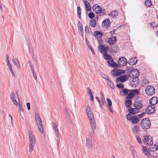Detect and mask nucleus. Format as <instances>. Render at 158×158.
Instances as JSON below:
<instances>
[{"label": "nucleus", "instance_id": "f257e3e1", "mask_svg": "<svg viewBox=\"0 0 158 158\" xmlns=\"http://www.w3.org/2000/svg\"><path fill=\"white\" fill-rule=\"evenodd\" d=\"M130 77L129 81L131 85L134 87H136L139 84V80L138 77L139 75V72L136 69H132L131 71L130 75Z\"/></svg>", "mask_w": 158, "mask_h": 158}, {"label": "nucleus", "instance_id": "f03ea898", "mask_svg": "<svg viewBox=\"0 0 158 158\" xmlns=\"http://www.w3.org/2000/svg\"><path fill=\"white\" fill-rule=\"evenodd\" d=\"M86 113L89 120L91 127L93 130L92 132L94 133L93 130L96 128L95 121L94 118L93 113L91 110L89 105L86 106Z\"/></svg>", "mask_w": 158, "mask_h": 158}, {"label": "nucleus", "instance_id": "7ed1b4c3", "mask_svg": "<svg viewBox=\"0 0 158 158\" xmlns=\"http://www.w3.org/2000/svg\"><path fill=\"white\" fill-rule=\"evenodd\" d=\"M35 120L36 123L40 132L42 134H43L44 131L43 126L42 124V121L38 114H35Z\"/></svg>", "mask_w": 158, "mask_h": 158}, {"label": "nucleus", "instance_id": "20e7f679", "mask_svg": "<svg viewBox=\"0 0 158 158\" xmlns=\"http://www.w3.org/2000/svg\"><path fill=\"white\" fill-rule=\"evenodd\" d=\"M140 125L143 129L145 130L150 128L151 124L148 118H146L143 119L141 121Z\"/></svg>", "mask_w": 158, "mask_h": 158}, {"label": "nucleus", "instance_id": "39448f33", "mask_svg": "<svg viewBox=\"0 0 158 158\" xmlns=\"http://www.w3.org/2000/svg\"><path fill=\"white\" fill-rule=\"evenodd\" d=\"M93 11L96 14H101L102 15L106 14V10L105 9H103L98 4H96L93 7Z\"/></svg>", "mask_w": 158, "mask_h": 158}, {"label": "nucleus", "instance_id": "423d86ee", "mask_svg": "<svg viewBox=\"0 0 158 158\" xmlns=\"http://www.w3.org/2000/svg\"><path fill=\"white\" fill-rule=\"evenodd\" d=\"M145 91L148 95H152L155 93V89L153 86L151 85L147 86Z\"/></svg>", "mask_w": 158, "mask_h": 158}, {"label": "nucleus", "instance_id": "0eeeda50", "mask_svg": "<svg viewBox=\"0 0 158 158\" xmlns=\"http://www.w3.org/2000/svg\"><path fill=\"white\" fill-rule=\"evenodd\" d=\"M29 143L35 144V138L31 130L28 131Z\"/></svg>", "mask_w": 158, "mask_h": 158}, {"label": "nucleus", "instance_id": "6e6552de", "mask_svg": "<svg viewBox=\"0 0 158 158\" xmlns=\"http://www.w3.org/2000/svg\"><path fill=\"white\" fill-rule=\"evenodd\" d=\"M144 142L146 144L149 146L152 145L153 144L152 138L150 136H144Z\"/></svg>", "mask_w": 158, "mask_h": 158}, {"label": "nucleus", "instance_id": "1a4fd4ad", "mask_svg": "<svg viewBox=\"0 0 158 158\" xmlns=\"http://www.w3.org/2000/svg\"><path fill=\"white\" fill-rule=\"evenodd\" d=\"M118 63L119 65L123 66H125L127 64V60L125 57H122L119 58Z\"/></svg>", "mask_w": 158, "mask_h": 158}, {"label": "nucleus", "instance_id": "9d476101", "mask_svg": "<svg viewBox=\"0 0 158 158\" xmlns=\"http://www.w3.org/2000/svg\"><path fill=\"white\" fill-rule=\"evenodd\" d=\"M130 77V75L129 74L123 75L118 77L116 79V81L117 82H119V81L124 82L127 81Z\"/></svg>", "mask_w": 158, "mask_h": 158}, {"label": "nucleus", "instance_id": "9b49d317", "mask_svg": "<svg viewBox=\"0 0 158 158\" xmlns=\"http://www.w3.org/2000/svg\"><path fill=\"white\" fill-rule=\"evenodd\" d=\"M98 49L101 53H106L108 51L109 47L101 45H99L98 46Z\"/></svg>", "mask_w": 158, "mask_h": 158}, {"label": "nucleus", "instance_id": "f8f14e48", "mask_svg": "<svg viewBox=\"0 0 158 158\" xmlns=\"http://www.w3.org/2000/svg\"><path fill=\"white\" fill-rule=\"evenodd\" d=\"M94 140L91 137L86 139V146L88 148H91L93 147Z\"/></svg>", "mask_w": 158, "mask_h": 158}, {"label": "nucleus", "instance_id": "ddd939ff", "mask_svg": "<svg viewBox=\"0 0 158 158\" xmlns=\"http://www.w3.org/2000/svg\"><path fill=\"white\" fill-rule=\"evenodd\" d=\"M155 106L153 105L148 106L146 109V112L148 114L153 113L155 111Z\"/></svg>", "mask_w": 158, "mask_h": 158}, {"label": "nucleus", "instance_id": "4468645a", "mask_svg": "<svg viewBox=\"0 0 158 158\" xmlns=\"http://www.w3.org/2000/svg\"><path fill=\"white\" fill-rule=\"evenodd\" d=\"M142 150L145 156H148L150 155V151L146 146L142 147Z\"/></svg>", "mask_w": 158, "mask_h": 158}, {"label": "nucleus", "instance_id": "2eb2a0df", "mask_svg": "<svg viewBox=\"0 0 158 158\" xmlns=\"http://www.w3.org/2000/svg\"><path fill=\"white\" fill-rule=\"evenodd\" d=\"M78 32L79 34L82 36H83V34L84 33V31L83 29L82 24L81 22L79 21L78 23Z\"/></svg>", "mask_w": 158, "mask_h": 158}, {"label": "nucleus", "instance_id": "dca6fc26", "mask_svg": "<svg viewBox=\"0 0 158 158\" xmlns=\"http://www.w3.org/2000/svg\"><path fill=\"white\" fill-rule=\"evenodd\" d=\"M110 23L109 19H107L104 20L102 23V25L104 27L107 28L109 27L110 26Z\"/></svg>", "mask_w": 158, "mask_h": 158}, {"label": "nucleus", "instance_id": "f3484780", "mask_svg": "<svg viewBox=\"0 0 158 158\" xmlns=\"http://www.w3.org/2000/svg\"><path fill=\"white\" fill-rule=\"evenodd\" d=\"M10 97L14 104L18 106L17 102L16 99L15 94L14 92H12L11 95H10Z\"/></svg>", "mask_w": 158, "mask_h": 158}, {"label": "nucleus", "instance_id": "a211bd4d", "mask_svg": "<svg viewBox=\"0 0 158 158\" xmlns=\"http://www.w3.org/2000/svg\"><path fill=\"white\" fill-rule=\"evenodd\" d=\"M149 102L151 105L154 106L158 102V98L156 97H154L151 98Z\"/></svg>", "mask_w": 158, "mask_h": 158}, {"label": "nucleus", "instance_id": "6ab92c4d", "mask_svg": "<svg viewBox=\"0 0 158 158\" xmlns=\"http://www.w3.org/2000/svg\"><path fill=\"white\" fill-rule=\"evenodd\" d=\"M108 42L110 45H113L116 42V37L114 36H111L108 40Z\"/></svg>", "mask_w": 158, "mask_h": 158}, {"label": "nucleus", "instance_id": "aec40b11", "mask_svg": "<svg viewBox=\"0 0 158 158\" xmlns=\"http://www.w3.org/2000/svg\"><path fill=\"white\" fill-rule=\"evenodd\" d=\"M137 61L136 57H132L129 60L128 63L131 65H134L136 64Z\"/></svg>", "mask_w": 158, "mask_h": 158}, {"label": "nucleus", "instance_id": "412c9836", "mask_svg": "<svg viewBox=\"0 0 158 158\" xmlns=\"http://www.w3.org/2000/svg\"><path fill=\"white\" fill-rule=\"evenodd\" d=\"M134 105L135 107L138 110L142 108L143 107L142 104L139 101L135 102Z\"/></svg>", "mask_w": 158, "mask_h": 158}, {"label": "nucleus", "instance_id": "4be33fe9", "mask_svg": "<svg viewBox=\"0 0 158 158\" xmlns=\"http://www.w3.org/2000/svg\"><path fill=\"white\" fill-rule=\"evenodd\" d=\"M128 111L129 113L134 114L138 113L139 112V110L136 108H131L128 109Z\"/></svg>", "mask_w": 158, "mask_h": 158}, {"label": "nucleus", "instance_id": "5701e85b", "mask_svg": "<svg viewBox=\"0 0 158 158\" xmlns=\"http://www.w3.org/2000/svg\"><path fill=\"white\" fill-rule=\"evenodd\" d=\"M12 61L13 63L17 66L18 69H19L21 68V65L19 61L16 58H13L12 59Z\"/></svg>", "mask_w": 158, "mask_h": 158}, {"label": "nucleus", "instance_id": "b1692460", "mask_svg": "<svg viewBox=\"0 0 158 158\" xmlns=\"http://www.w3.org/2000/svg\"><path fill=\"white\" fill-rule=\"evenodd\" d=\"M130 90L127 89H124L120 92V94L122 96H125L127 94Z\"/></svg>", "mask_w": 158, "mask_h": 158}, {"label": "nucleus", "instance_id": "393cba45", "mask_svg": "<svg viewBox=\"0 0 158 158\" xmlns=\"http://www.w3.org/2000/svg\"><path fill=\"white\" fill-rule=\"evenodd\" d=\"M125 104L126 107L129 108L131 107L132 103L131 100H125Z\"/></svg>", "mask_w": 158, "mask_h": 158}, {"label": "nucleus", "instance_id": "a878e982", "mask_svg": "<svg viewBox=\"0 0 158 158\" xmlns=\"http://www.w3.org/2000/svg\"><path fill=\"white\" fill-rule=\"evenodd\" d=\"M85 4L86 10L88 11H90L91 10V8L88 2L87 1H85Z\"/></svg>", "mask_w": 158, "mask_h": 158}, {"label": "nucleus", "instance_id": "bb28decb", "mask_svg": "<svg viewBox=\"0 0 158 158\" xmlns=\"http://www.w3.org/2000/svg\"><path fill=\"white\" fill-rule=\"evenodd\" d=\"M133 131L135 135H137L139 131V127L138 126H135L133 129Z\"/></svg>", "mask_w": 158, "mask_h": 158}, {"label": "nucleus", "instance_id": "cd10ccee", "mask_svg": "<svg viewBox=\"0 0 158 158\" xmlns=\"http://www.w3.org/2000/svg\"><path fill=\"white\" fill-rule=\"evenodd\" d=\"M90 26L92 27H95L96 26V20L94 19H92L89 22Z\"/></svg>", "mask_w": 158, "mask_h": 158}, {"label": "nucleus", "instance_id": "c85d7f7f", "mask_svg": "<svg viewBox=\"0 0 158 158\" xmlns=\"http://www.w3.org/2000/svg\"><path fill=\"white\" fill-rule=\"evenodd\" d=\"M118 14V13L117 11L114 10L111 11V13L109 15L111 17H114L117 16Z\"/></svg>", "mask_w": 158, "mask_h": 158}, {"label": "nucleus", "instance_id": "c756f323", "mask_svg": "<svg viewBox=\"0 0 158 158\" xmlns=\"http://www.w3.org/2000/svg\"><path fill=\"white\" fill-rule=\"evenodd\" d=\"M131 121L133 123H135L139 121V118L138 117L134 115Z\"/></svg>", "mask_w": 158, "mask_h": 158}, {"label": "nucleus", "instance_id": "7c9ffc66", "mask_svg": "<svg viewBox=\"0 0 158 158\" xmlns=\"http://www.w3.org/2000/svg\"><path fill=\"white\" fill-rule=\"evenodd\" d=\"M54 129L55 131L56 135L58 137L59 135V131L57 126L56 124L54 125Z\"/></svg>", "mask_w": 158, "mask_h": 158}, {"label": "nucleus", "instance_id": "2f4dec72", "mask_svg": "<svg viewBox=\"0 0 158 158\" xmlns=\"http://www.w3.org/2000/svg\"><path fill=\"white\" fill-rule=\"evenodd\" d=\"M135 94L133 92H131L129 93L127 96L126 98L127 99H128V100H130L132 98L134 95Z\"/></svg>", "mask_w": 158, "mask_h": 158}, {"label": "nucleus", "instance_id": "473e14b6", "mask_svg": "<svg viewBox=\"0 0 158 158\" xmlns=\"http://www.w3.org/2000/svg\"><path fill=\"white\" fill-rule=\"evenodd\" d=\"M94 35L95 37L97 36L99 38H101L102 36V34L100 31H96L95 32Z\"/></svg>", "mask_w": 158, "mask_h": 158}, {"label": "nucleus", "instance_id": "72a5a7b5", "mask_svg": "<svg viewBox=\"0 0 158 158\" xmlns=\"http://www.w3.org/2000/svg\"><path fill=\"white\" fill-rule=\"evenodd\" d=\"M108 82V85L112 89H114V86L113 82L110 79H108L107 80Z\"/></svg>", "mask_w": 158, "mask_h": 158}, {"label": "nucleus", "instance_id": "f704fd0d", "mask_svg": "<svg viewBox=\"0 0 158 158\" xmlns=\"http://www.w3.org/2000/svg\"><path fill=\"white\" fill-rule=\"evenodd\" d=\"M145 4L147 7H149L152 5V3L151 1L149 0H146L145 2Z\"/></svg>", "mask_w": 158, "mask_h": 158}, {"label": "nucleus", "instance_id": "c9c22d12", "mask_svg": "<svg viewBox=\"0 0 158 158\" xmlns=\"http://www.w3.org/2000/svg\"><path fill=\"white\" fill-rule=\"evenodd\" d=\"M152 147H151L150 148V151L152 152H154L156 151L158 148L157 146L155 145L153 146H152Z\"/></svg>", "mask_w": 158, "mask_h": 158}, {"label": "nucleus", "instance_id": "e433bc0d", "mask_svg": "<svg viewBox=\"0 0 158 158\" xmlns=\"http://www.w3.org/2000/svg\"><path fill=\"white\" fill-rule=\"evenodd\" d=\"M35 145V144H31V143H29V152H32Z\"/></svg>", "mask_w": 158, "mask_h": 158}, {"label": "nucleus", "instance_id": "4c0bfd02", "mask_svg": "<svg viewBox=\"0 0 158 158\" xmlns=\"http://www.w3.org/2000/svg\"><path fill=\"white\" fill-rule=\"evenodd\" d=\"M85 32L87 36H89L90 34V32L89 27L86 26L85 27Z\"/></svg>", "mask_w": 158, "mask_h": 158}, {"label": "nucleus", "instance_id": "58836bf2", "mask_svg": "<svg viewBox=\"0 0 158 158\" xmlns=\"http://www.w3.org/2000/svg\"><path fill=\"white\" fill-rule=\"evenodd\" d=\"M150 25L151 27H152L153 29L156 28L158 26V25L155 22H153L152 23H150Z\"/></svg>", "mask_w": 158, "mask_h": 158}, {"label": "nucleus", "instance_id": "ea45409f", "mask_svg": "<svg viewBox=\"0 0 158 158\" xmlns=\"http://www.w3.org/2000/svg\"><path fill=\"white\" fill-rule=\"evenodd\" d=\"M131 113H129L126 115V118L128 120H131L133 117L134 116L131 115Z\"/></svg>", "mask_w": 158, "mask_h": 158}, {"label": "nucleus", "instance_id": "a19ab883", "mask_svg": "<svg viewBox=\"0 0 158 158\" xmlns=\"http://www.w3.org/2000/svg\"><path fill=\"white\" fill-rule=\"evenodd\" d=\"M117 76H119L120 74L123 73H124V71L122 69H117Z\"/></svg>", "mask_w": 158, "mask_h": 158}, {"label": "nucleus", "instance_id": "79ce46f5", "mask_svg": "<svg viewBox=\"0 0 158 158\" xmlns=\"http://www.w3.org/2000/svg\"><path fill=\"white\" fill-rule=\"evenodd\" d=\"M87 44L89 48L91 50L92 54L94 55H95L94 50L92 48L91 46V45H90V44L89 42H88V43H87Z\"/></svg>", "mask_w": 158, "mask_h": 158}, {"label": "nucleus", "instance_id": "37998d69", "mask_svg": "<svg viewBox=\"0 0 158 158\" xmlns=\"http://www.w3.org/2000/svg\"><path fill=\"white\" fill-rule=\"evenodd\" d=\"M7 65L8 66V69H9L10 70L12 69V66L9 61L8 58V57H7Z\"/></svg>", "mask_w": 158, "mask_h": 158}, {"label": "nucleus", "instance_id": "c03bdc74", "mask_svg": "<svg viewBox=\"0 0 158 158\" xmlns=\"http://www.w3.org/2000/svg\"><path fill=\"white\" fill-rule=\"evenodd\" d=\"M104 58L106 60H110L111 58V56L110 55L105 54L104 55Z\"/></svg>", "mask_w": 158, "mask_h": 158}, {"label": "nucleus", "instance_id": "a18cd8bd", "mask_svg": "<svg viewBox=\"0 0 158 158\" xmlns=\"http://www.w3.org/2000/svg\"><path fill=\"white\" fill-rule=\"evenodd\" d=\"M117 71H118L117 69H113L112 70L111 73L113 76L117 77Z\"/></svg>", "mask_w": 158, "mask_h": 158}, {"label": "nucleus", "instance_id": "49530a36", "mask_svg": "<svg viewBox=\"0 0 158 158\" xmlns=\"http://www.w3.org/2000/svg\"><path fill=\"white\" fill-rule=\"evenodd\" d=\"M81 9L80 7H77V15L79 16L80 19L81 18Z\"/></svg>", "mask_w": 158, "mask_h": 158}, {"label": "nucleus", "instance_id": "de8ad7c7", "mask_svg": "<svg viewBox=\"0 0 158 158\" xmlns=\"http://www.w3.org/2000/svg\"><path fill=\"white\" fill-rule=\"evenodd\" d=\"M130 149L133 155H135L136 153V152L133 146H131L130 147Z\"/></svg>", "mask_w": 158, "mask_h": 158}, {"label": "nucleus", "instance_id": "09e8293b", "mask_svg": "<svg viewBox=\"0 0 158 158\" xmlns=\"http://www.w3.org/2000/svg\"><path fill=\"white\" fill-rule=\"evenodd\" d=\"M107 101L108 103V105L109 106L111 107L112 106V102L108 98H106Z\"/></svg>", "mask_w": 158, "mask_h": 158}, {"label": "nucleus", "instance_id": "8fccbe9b", "mask_svg": "<svg viewBox=\"0 0 158 158\" xmlns=\"http://www.w3.org/2000/svg\"><path fill=\"white\" fill-rule=\"evenodd\" d=\"M101 76L103 78L106 79L107 80L108 79H109V77H108V76L107 75H106L104 74H102Z\"/></svg>", "mask_w": 158, "mask_h": 158}, {"label": "nucleus", "instance_id": "3c124183", "mask_svg": "<svg viewBox=\"0 0 158 158\" xmlns=\"http://www.w3.org/2000/svg\"><path fill=\"white\" fill-rule=\"evenodd\" d=\"M90 19L93 18L94 16V14L93 12L90 13L88 15Z\"/></svg>", "mask_w": 158, "mask_h": 158}, {"label": "nucleus", "instance_id": "603ef678", "mask_svg": "<svg viewBox=\"0 0 158 158\" xmlns=\"http://www.w3.org/2000/svg\"><path fill=\"white\" fill-rule=\"evenodd\" d=\"M116 86L118 88L123 89L124 87V85L122 84H117Z\"/></svg>", "mask_w": 158, "mask_h": 158}, {"label": "nucleus", "instance_id": "864d4df0", "mask_svg": "<svg viewBox=\"0 0 158 158\" xmlns=\"http://www.w3.org/2000/svg\"><path fill=\"white\" fill-rule=\"evenodd\" d=\"M136 138L137 141H138V142L140 144V143H142V142L141 139V138L139 137L138 136H136Z\"/></svg>", "mask_w": 158, "mask_h": 158}, {"label": "nucleus", "instance_id": "5fc2aeb1", "mask_svg": "<svg viewBox=\"0 0 158 158\" xmlns=\"http://www.w3.org/2000/svg\"><path fill=\"white\" fill-rule=\"evenodd\" d=\"M114 62V61L113 60H109L107 61V63L110 65L111 66L112 64Z\"/></svg>", "mask_w": 158, "mask_h": 158}, {"label": "nucleus", "instance_id": "6e6d98bb", "mask_svg": "<svg viewBox=\"0 0 158 158\" xmlns=\"http://www.w3.org/2000/svg\"><path fill=\"white\" fill-rule=\"evenodd\" d=\"M111 66L114 68H116L118 67V65L116 63L114 62L112 64Z\"/></svg>", "mask_w": 158, "mask_h": 158}, {"label": "nucleus", "instance_id": "4d7b16f0", "mask_svg": "<svg viewBox=\"0 0 158 158\" xmlns=\"http://www.w3.org/2000/svg\"><path fill=\"white\" fill-rule=\"evenodd\" d=\"M64 110L65 112L66 115L67 116H69V111L67 110V109L66 108H64Z\"/></svg>", "mask_w": 158, "mask_h": 158}, {"label": "nucleus", "instance_id": "13d9d810", "mask_svg": "<svg viewBox=\"0 0 158 158\" xmlns=\"http://www.w3.org/2000/svg\"><path fill=\"white\" fill-rule=\"evenodd\" d=\"M99 106L100 107H102L103 105H104V102L103 100H102V101H100L99 102H98Z\"/></svg>", "mask_w": 158, "mask_h": 158}, {"label": "nucleus", "instance_id": "bf43d9fd", "mask_svg": "<svg viewBox=\"0 0 158 158\" xmlns=\"http://www.w3.org/2000/svg\"><path fill=\"white\" fill-rule=\"evenodd\" d=\"M18 105L19 106V110L20 111H23V110L22 109V106L21 104H18Z\"/></svg>", "mask_w": 158, "mask_h": 158}, {"label": "nucleus", "instance_id": "052dcab7", "mask_svg": "<svg viewBox=\"0 0 158 158\" xmlns=\"http://www.w3.org/2000/svg\"><path fill=\"white\" fill-rule=\"evenodd\" d=\"M32 73L34 78L35 80H36L37 79V77L35 71L33 72H32Z\"/></svg>", "mask_w": 158, "mask_h": 158}, {"label": "nucleus", "instance_id": "680f3d73", "mask_svg": "<svg viewBox=\"0 0 158 158\" xmlns=\"http://www.w3.org/2000/svg\"><path fill=\"white\" fill-rule=\"evenodd\" d=\"M30 69L31 70V72H35V70L33 68V66L31 64H30Z\"/></svg>", "mask_w": 158, "mask_h": 158}, {"label": "nucleus", "instance_id": "e2e57ef3", "mask_svg": "<svg viewBox=\"0 0 158 158\" xmlns=\"http://www.w3.org/2000/svg\"><path fill=\"white\" fill-rule=\"evenodd\" d=\"M133 91L134 93L137 94H138L139 93V91L137 89H134L133 90Z\"/></svg>", "mask_w": 158, "mask_h": 158}, {"label": "nucleus", "instance_id": "0e129e2a", "mask_svg": "<svg viewBox=\"0 0 158 158\" xmlns=\"http://www.w3.org/2000/svg\"><path fill=\"white\" fill-rule=\"evenodd\" d=\"M27 106V109L28 110L30 109V103L29 102L27 103H26Z\"/></svg>", "mask_w": 158, "mask_h": 158}, {"label": "nucleus", "instance_id": "69168bd1", "mask_svg": "<svg viewBox=\"0 0 158 158\" xmlns=\"http://www.w3.org/2000/svg\"><path fill=\"white\" fill-rule=\"evenodd\" d=\"M87 89L88 90V92L89 95L92 94V92L89 88H87Z\"/></svg>", "mask_w": 158, "mask_h": 158}, {"label": "nucleus", "instance_id": "338daca9", "mask_svg": "<svg viewBox=\"0 0 158 158\" xmlns=\"http://www.w3.org/2000/svg\"><path fill=\"white\" fill-rule=\"evenodd\" d=\"M145 112H143L141 114L139 115V116L140 117H143V116L145 114Z\"/></svg>", "mask_w": 158, "mask_h": 158}, {"label": "nucleus", "instance_id": "774afa93", "mask_svg": "<svg viewBox=\"0 0 158 158\" xmlns=\"http://www.w3.org/2000/svg\"><path fill=\"white\" fill-rule=\"evenodd\" d=\"M89 95L90 96V100H91L93 101L94 99V98H93V94H90Z\"/></svg>", "mask_w": 158, "mask_h": 158}]
</instances>
